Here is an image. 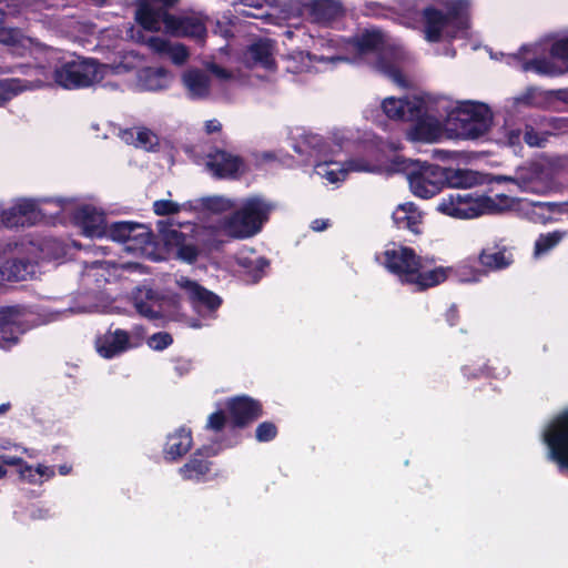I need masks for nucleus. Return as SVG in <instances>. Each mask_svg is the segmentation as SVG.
Returning a JSON list of instances; mask_svg holds the SVG:
<instances>
[{
	"instance_id": "obj_15",
	"label": "nucleus",
	"mask_w": 568,
	"mask_h": 568,
	"mask_svg": "<svg viewBox=\"0 0 568 568\" xmlns=\"http://www.w3.org/2000/svg\"><path fill=\"white\" fill-rule=\"evenodd\" d=\"M206 168L217 179H236L244 171V160L223 149L213 148L206 154Z\"/></svg>"
},
{
	"instance_id": "obj_47",
	"label": "nucleus",
	"mask_w": 568,
	"mask_h": 568,
	"mask_svg": "<svg viewBox=\"0 0 568 568\" xmlns=\"http://www.w3.org/2000/svg\"><path fill=\"white\" fill-rule=\"evenodd\" d=\"M144 44H146L152 51L161 55H168L172 45V43L169 40L163 39L161 37H150L146 41H144Z\"/></svg>"
},
{
	"instance_id": "obj_29",
	"label": "nucleus",
	"mask_w": 568,
	"mask_h": 568,
	"mask_svg": "<svg viewBox=\"0 0 568 568\" xmlns=\"http://www.w3.org/2000/svg\"><path fill=\"white\" fill-rule=\"evenodd\" d=\"M112 275L110 264L106 262H93L85 265L81 274V283L89 290L100 288Z\"/></svg>"
},
{
	"instance_id": "obj_14",
	"label": "nucleus",
	"mask_w": 568,
	"mask_h": 568,
	"mask_svg": "<svg viewBox=\"0 0 568 568\" xmlns=\"http://www.w3.org/2000/svg\"><path fill=\"white\" fill-rule=\"evenodd\" d=\"M31 314L20 308L0 310V333L1 346L11 347L19 339V336L31 327L29 317Z\"/></svg>"
},
{
	"instance_id": "obj_7",
	"label": "nucleus",
	"mask_w": 568,
	"mask_h": 568,
	"mask_svg": "<svg viewBox=\"0 0 568 568\" xmlns=\"http://www.w3.org/2000/svg\"><path fill=\"white\" fill-rule=\"evenodd\" d=\"M382 109L392 120L416 121L413 129L415 140L429 141L435 138L437 126L423 120L424 106L419 101L389 97L382 102Z\"/></svg>"
},
{
	"instance_id": "obj_36",
	"label": "nucleus",
	"mask_w": 568,
	"mask_h": 568,
	"mask_svg": "<svg viewBox=\"0 0 568 568\" xmlns=\"http://www.w3.org/2000/svg\"><path fill=\"white\" fill-rule=\"evenodd\" d=\"M18 474L21 480L29 484H41V478L50 479L54 476V469L52 467L39 464L36 468L24 463L19 469Z\"/></svg>"
},
{
	"instance_id": "obj_33",
	"label": "nucleus",
	"mask_w": 568,
	"mask_h": 568,
	"mask_svg": "<svg viewBox=\"0 0 568 568\" xmlns=\"http://www.w3.org/2000/svg\"><path fill=\"white\" fill-rule=\"evenodd\" d=\"M33 272V266L23 261H8L0 267L3 281H24Z\"/></svg>"
},
{
	"instance_id": "obj_23",
	"label": "nucleus",
	"mask_w": 568,
	"mask_h": 568,
	"mask_svg": "<svg viewBox=\"0 0 568 568\" xmlns=\"http://www.w3.org/2000/svg\"><path fill=\"white\" fill-rule=\"evenodd\" d=\"M77 220L88 237H103L109 226L103 214L90 205L80 209Z\"/></svg>"
},
{
	"instance_id": "obj_59",
	"label": "nucleus",
	"mask_w": 568,
	"mask_h": 568,
	"mask_svg": "<svg viewBox=\"0 0 568 568\" xmlns=\"http://www.w3.org/2000/svg\"><path fill=\"white\" fill-rule=\"evenodd\" d=\"M222 130V124L216 119H212L205 122V132L207 134H212L215 132H220Z\"/></svg>"
},
{
	"instance_id": "obj_56",
	"label": "nucleus",
	"mask_w": 568,
	"mask_h": 568,
	"mask_svg": "<svg viewBox=\"0 0 568 568\" xmlns=\"http://www.w3.org/2000/svg\"><path fill=\"white\" fill-rule=\"evenodd\" d=\"M193 454L209 460L210 457L216 456L219 454V448L214 445H205L197 448Z\"/></svg>"
},
{
	"instance_id": "obj_19",
	"label": "nucleus",
	"mask_w": 568,
	"mask_h": 568,
	"mask_svg": "<svg viewBox=\"0 0 568 568\" xmlns=\"http://www.w3.org/2000/svg\"><path fill=\"white\" fill-rule=\"evenodd\" d=\"M163 30L173 37H187L203 40L206 36L205 24L194 17H179L173 14Z\"/></svg>"
},
{
	"instance_id": "obj_28",
	"label": "nucleus",
	"mask_w": 568,
	"mask_h": 568,
	"mask_svg": "<svg viewBox=\"0 0 568 568\" xmlns=\"http://www.w3.org/2000/svg\"><path fill=\"white\" fill-rule=\"evenodd\" d=\"M236 264L247 283H257L270 266L267 258L263 256H245L240 255L236 257Z\"/></svg>"
},
{
	"instance_id": "obj_2",
	"label": "nucleus",
	"mask_w": 568,
	"mask_h": 568,
	"mask_svg": "<svg viewBox=\"0 0 568 568\" xmlns=\"http://www.w3.org/2000/svg\"><path fill=\"white\" fill-rule=\"evenodd\" d=\"M158 233L144 224V256L152 261H168L172 257L184 263L197 261L200 251L193 243L187 242V235L181 232L170 221H158Z\"/></svg>"
},
{
	"instance_id": "obj_57",
	"label": "nucleus",
	"mask_w": 568,
	"mask_h": 568,
	"mask_svg": "<svg viewBox=\"0 0 568 568\" xmlns=\"http://www.w3.org/2000/svg\"><path fill=\"white\" fill-rule=\"evenodd\" d=\"M446 322L449 326H455L459 322V310L456 304H452L445 313Z\"/></svg>"
},
{
	"instance_id": "obj_31",
	"label": "nucleus",
	"mask_w": 568,
	"mask_h": 568,
	"mask_svg": "<svg viewBox=\"0 0 568 568\" xmlns=\"http://www.w3.org/2000/svg\"><path fill=\"white\" fill-rule=\"evenodd\" d=\"M445 185L450 187L467 190L480 182V175L468 169L445 168Z\"/></svg>"
},
{
	"instance_id": "obj_38",
	"label": "nucleus",
	"mask_w": 568,
	"mask_h": 568,
	"mask_svg": "<svg viewBox=\"0 0 568 568\" xmlns=\"http://www.w3.org/2000/svg\"><path fill=\"white\" fill-rule=\"evenodd\" d=\"M170 74L164 68L144 67V90L155 91L166 88Z\"/></svg>"
},
{
	"instance_id": "obj_22",
	"label": "nucleus",
	"mask_w": 568,
	"mask_h": 568,
	"mask_svg": "<svg viewBox=\"0 0 568 568\" xmlns=\"http://www.w3.org/2000/svg\"><path fill=\"white\" fill-rule=\"evenodd\" d=\"M141 225L139 223L132 222H116L112 223L108 226L106 233L103 237L110 239L114 242L126 243L130 241L135 242V245H128L125 251L140 253L142 252V247L139 245V236H140Z\"/></svg>"
},
{
	"instance_id": "obj_20",
	"label": "nucleus",
	"mask_w": 568,
	"mask_h": 568,
	"mask_svg": "<svg viewBox=\"0 0 568 568\" xmlns=\"http://www.w3.org/2000/svg\"><path fill=\"white\" fill-rule=\"evenodd\" d=\"M312 22L328 26L343 16L344 8L339 0H311L305 4Z\"/></svg>"
},
{
	"instance_id": "obj_11",
	"label": "nucleus",
	"mask_w": 568,
	"mask_h": 568,
	"mask_svg": "<svg viewBox=\"0 0 568 568\" xmlns=\"http://www.w3.org/2000/svg\"><path fill=\"white\" fill-rule=\"evenodd\" d=\"M176 285L186 293L192 308L197 314L215 317L223 304L221 296L187 276L178 278Z\"/></svg>"
},
{
	"instance_id": "obj_55",
	"label": "nucleus",
	"mask_w": 568,
	"mask_h": 568,
	"mask_svg": "<svg viewBox=\"0 0 568 568\" xmlns=\"http://www.w3.org/2000/svg\"><path fill=\"white\" fill-rule=\"evenodd\" d=\"M141 60L142 59L139 54H135V53L126 54L123 59L121 68H123L124 70H131L133 68L139 67L141 63Z\"/></svg>"
},
{
	"instance_id": "obj_53",
	"label": "nucleus",
	"mask_w": 568,
	"mask_h": 568,
	"mask_svg": "<svg viewBox=\"0 0 568 568\" xmlns=\"http://www.w3.org/2000/svg\"><path fill=\"white\" fill-rule=\"evenodd\" d=\"M496 202V210H494L491 213L499 212L505 209H510L514 205V199L506 194H497L496 197H493Z\"/></svg>"
},
{
	"instance_id": "obj_52",
	"label": "nucleus",
	"mask_w": 568,
	"mask_h": 568,
	"mask_svg": "<svg viewBox=\"0 0 568 568\" xmlns=\"http://www.w3.org/2000/svg\"><path fill=\"white\" fill-rule=\"evenodd\" d=\"M505 136L508 145L520 146L524 134L520 129H510L506 132Z\"/></svg>"
},
{
	"instance_id": "obj_40",
	"label": "nucleus",
	"mask_w": 568,
	"mask_h": 568,
	"mask_svg": "<svg viewBox=\"0 0 568 568\" xmlns=\"http://www.w3.org/2000/svg\"><path fill=\"white\" fill-rule=\"evenodd\" d=\"M523 131V140L531 148H542L548 141V133H539L531 124L526 123Z\"/></svg>"
},
{
	"instance_id": "obj_32",
	"label": "nucleus",
	"mask_w": 568,
	"mask_h": 568,
	"mask_svg": "<svg viewBox=\"0 0 568 568\" xmlns=\"http://www.w3.org/2000/svg\"><path fill=\"white\" fill-rule=\"evenodd\" d=\"M358 170L355 161L348 162L347 168L339 166L334 161L320 162L314 166L315 174L326 179L329 183H336L344 181L348 174V171Z\"/></svg>"
},
{
	"instance_id": "obj_10",
	"label": "nucleus",
	"mask_w": 568,
	"mask_h": 568,
	"mask_svg": "<svg viewBox=\"0 0 568 568\" xmlns=\"http://www.w3.org/2000/svg\"><path fill=\"white\" fill-rule=\"evenodd\" d=\"M375 260L406 284L415 275V271H418V266H422V256L417 255L414 248L396 243H392V247L376 255Z\"/></svg>"
},
{
	"instance_id": "obj_1",
	"label": "nucleus",
	"mask_w": 568,
	"mask_h": 568,
	"mask_svg": "<svg viewBox=\"0 0 568 568\" xmlns=\"http://www.w3.org/2000/svg\"><path fill=\"white\" fill-rule=\"evenodd\" d=\"M444 11L427 6L422 12L424 38L430 43L463 37L470 28L469 3L466 0L443 2Z\"/></svg>"
},
{
	"instance_id": "obj_5",
	"label": "nucleus",
	"mask_w": 568,
	"mask_h": 568,
	"mask_svg": "<svg viewBox=\"0 0 568 568\" xmlns=\"http://www.w3.org/2000/svg\"><path fill=\"white\" fill-rule=\"evenodd\" d=\"M275 205L262 196L245 199L226 220L224 230L233 239H247L261 232Z\"/></svg>"
},
{
	"instance_id": "obj_45",
	"label": "nucleus",
	"mask_w": 568,
	"mask_h": 568,
	"mask_svg": "<svg viewBox=\"0 0 568 568\" xmlns=\"http://www.w3.org/2000/svg\"><path fill=\"white\" fill-rule=\"evenodd\" d=\"M181 206L171 200H158L153 203V211L159 216L179 213Z\"/></svg>"
},
{
	"instance_id": "obj_21",
	"label": "nucleus",
	"mask_w": 568,
	"mask_h": 568,
	"mask_svg": "<svg viewBox=\"0 0 568 568\" xmlns=\"http://www.w3.org/2000/svg\"><path fill=\"white\" fill-rule=\"evenodd\" d=\"M192 446V430L185 426H181L174 433L168 435L164 457L166 460L175 462L186 455Z\"/></svg>"
},
{
	"instance_id": "obj_44",
	"label": "nucleus",
	"mask_w": 568,
	"mask_h": 568,
	"mask_svg": "<svg viewBox=\"0 0 568 568\" xmlns=\"http://www.w3.org/2000/svg\"><path fill=\"white\" fill-rule=\"evenodd\" d=\"M227 417L224 410L219 409L209 415L205 428L214 433H220L224 429Z\"/></svg>"
},
{
	"instance_id": "obj_37",
	"label": "nucleus",
	"mask_w": 568,
	"mask_h": 568,
	"mask_svg": "<svg viewBox=\"0 0 568 568\" xmlns=\"http://www.w3.org/2000/svg\"><path fill=\"white\" fill-rule=\"evenodd\" d=\"M566 232L554 231L549 233H541L535 241L534 254L541 256L554 250L565 237Z\"/></svg>"
},
{
	"instance_id": "obj_18",
	"label": "nucleus",
	"mask_w": 568,
	"mask_h": 568,
	"mask_svg": "<svg viewBox=\"0 0 568 568\" xmlns=\"http://www.w3.org/2000/svg\"><path fill=\"white\" fill-rule=\"evenodd\" d=\"M180 0H144V31L156 32L172 18L170 12Z\"/></svg>"
},
{
	"instance_id": "obj_64",
	"label": "nucleus",
	"mask_w": 568,
	"mask_h": 568,
	"mask_svg": "<svg viewBox=\"0 0 568 568\" xmlns=\"http://www.w3.org/2000/svg\"><path fill=\"white\" fill-rule=\"evenodd\" d=\"M325 227H326V222L323 220H315L312 225V229L315 231H323Z\"/></svg>"
},
{
	"instance_id": "obj_4",
	"label": "nucleus",
	"mask_w": 568,
	"mask_h": 568,
	"mask_svg": "<svg viewBox=\"0 0 568 568\" xmlns=\"http://www.w3.org/2000/svg\"><path fill=\"white\" fill-rule=\"evenodd\" d=\"M490 126V110L481 102H460L446 118L447 131L459 139L476 140L488 133Z\"/></svg>"
},
{
	"instance_id": "obj_30",
	"label": "nucleus",
	"mask_w": 568,
	"mask_h": 568,
	"mask_svg": "<svg viewBox=\"0 0 568 568\" xmlns=\"http://www.w3.org/2000/svg\"><path fill=\"white\" fill-rule=\"evenodd\" d=\"M384 42L383 32L376 29H365L352 40L353 45L362 54L379 51Z\"/></svg>"
},
{
	"instance_id": "obj_51",
	"label": "nucleus",
	"mask_w": 568,
	"mask_h": 568,
	"mask_svg": "<svg viewBox=\"0 0 568 568\" xmlns=\"http://www.w3.org/2000/svg\"><path fill=\"white\" fill-rule=\"evenodd\" d=\"M548 126L556 133L568 132V118L552 116L548 120Z\"/></svg>"
},
{
	"instance_id": "obj_42",
	"label": "nucleus",
	"mask_w": 568,
	"mask_h": 568,
	"mask_svg": "<svg viewBox=\"0 0 568 568\" xmlns=\"http://www.w3.org/2000/svg\"><path fill=\"white\" fill-rule=\"evenodd\" d=\"M277 426L273 422H262L255 429V438L260 443H267L276 438Z\"/></svg>"
},
{
	"instance_id": "obj_12",
	"label": "nucleus",
	"mask_w": 568,
	"mask_h": 568,
	"mask_svg": "<svg viewBox=\"0 0 568 568\" xmlns=\"http://www.w3.org/2000/svg\"><path fill=\"white\" fill-rule=\"evenodd\" d=\"M545 442L550 450V458L559 470H568V409L558 416L545 433Z\"/></svg>"
},
{
	"instance_id": "obj_3",
	"label": "nucleus",
	"mask_w": 568,
	"mask_h": 568,
	"mask_svg": "<svg viewBox=\"0 0 568 568\" xmlns=\"http://www.w3.org/2000/svg\"><path fill=\"white\" fill-rule=\"evenodd\" d=\"M392 168L406 174L413 194L422 199H430L439 193L447 179L445 168L418 160L395 156Z\"/></svg>"
},
{
	"instance_id": "obj_8",
	"label": "nucleus",
	"mask_w": 568,
	"mask_h": 568,
	"mask_svg": "<svg viewBox=\"0 0 568 568\" xmlns=\"http://www.w3.org/2000/svg\"><path fill=\"white\" fill-rule=\"evenodd\" d=\"M497 205L491 196L479 195L475 192L464 191L449 193L443 196L438 211L456 219H473L496 210Z\"/></svg>"
},
{
	"instance_id": "obj_41",
	"label": "nucleus",
	"mask_w": 568,
	"mask_h": 568,
	"mask_svg": "<svg viewBox=\"0 0 568 568\" xmlns=\"http://www.w3.org/2000/svg\"><path fill=\"white\" fill-rule=\"evenodd\" d=\"M27 41H29V39L26 38L19 30L0 26V43L7 45H24Z\"/></svg>"
},
{
	"instance_id": "obj_61",
	"label": "nucleus",
	"mask_w": 568,
	"mask_h": 568,
	"mask_svg": "<svg viewBox=\"0 0 568 568\" xmlns=\"http://www.w3.org/2000/svg\"><path fill=\"white\" fill-rule=\"evenodd\" d=\"M162 317L163 316L160 312L153 311L151 307L146 306V304L144 303V318L158 320V318H162Z\"/></svg>"
},
{
	"instance_id": "obj_43",
	"label": "nucleus",
	"mask_w": 568,
	"mask_h": 568,
	"mask_svg": "<svg viewBox=\"0 0 568 568\" xmlns=\"http://www.w3.org/2000/svg\"><path fill=\"white\" fill-rule=\"evenodd\" d=\"M173 343V337L168 332H158L146 339V344L154 351H163Z\"/></svg>"
},
{
	"instance_id": "obj_27",
	"label": "nucleus",
	"mask_w": 568,
	"mask_h": 568,
	"mask_svg": "<svg viewBox=\"0 0 568 568\" xmlns=\"http://www.w3.org/2000/svg\"><path fill=\"white\" fill-rule=\"evenodd\" d=\"M393 221L397 229L408 230L414 234H419V225L422 224V213L414 203H405L398 205L393 213Z\"/></svg>"
},
{
	"instance_id": "obj_17",
	"label": "nucleus",
	"mask_w": 568,
	"mask_h": 568,
	"mask_svg": "<svg viewBox=\"0 0 568 568\" xmlns=\"http://www.w3.org/2000/svg\"><path fill=\"white\" fill-rule=\"evenodd\" d=\"M1 222L8 227L31 225L38 221L40 214L48 213L33 200L23 199L6 211H0Z\"/></svg>"
},
{
	"instance_id": "obj_16",
	"label": "nucleus",
	"mask_w": 568,
	"mask_h": 568,
	"mask_svg": "<svg viewBox=\"0 0 568 568\" xmlns=\"http://www.w3.org/2000/svg\"><path fill=\"white\" fill-rule=\"evenodd\" d=\"M139 346V338L130 335L126 331H109L95 341V348L103 358H112Z\"/></svg>"
},
{
	"instance_id": "obj_39",
	"label": "nucleus",
	"mask_w": 568,
	"mask_h": 568,
	"mask_svg": "<svg viewBox=\"0 0 568 568\" xmlns=\"http://www.w3.org/2000/svg\"><path fill=\"white\" fill-rule=\"evenodd\" d=\"M523 69L525 71L534 70L538 74L542 75H554L556 74L555 65L552 62L547 60L546 58H535L526 61L523 64Z\"/></svg>"
},
{
	"instance_id": "obj_13",
	"label": "nucleus",
	"mask_w": 568,
	"mask_h": 568,
	"mask_svg": "<svg viewBox=\"0 0 568 568\" xmlns=\"http://www.w3.org/2000/svg\"><path fill=\"white\" fill-rule=\"evenodd\" d=\"M225 408L233 428H245L264 414L262 403L248 395L227 398Z\"/></svg>"
},
{
	"instance_id": "obj_26",
	"label": "nucleus",
	"mask_w": 568,
	"mask_h": 568,
	"mask_svg": "<svg viewBox=\"0 0 568 568\" xmlns=\"http://www.w3.org/2000/svg\"><path fill=\"white\" fill-rule=\"evenodd\" d=\"M182 82L192 99H205L210 94L211 78L201 69H190L182 75Z\"/></svg>"
},
{
	"instance_id": "obj_9",
	"label": "nucleus",
	"mask_w": 568,
	"mask_h": 568,
	"mask_svg": "<svg viewBox=\"0 0 568 568\" xmlns=\"http://www.w3.org/2000/svg\"><path fill=\"white\" fill-rule=\"evenodd\" d=\"M105 67L94 60L78 59L64 63L54 71V81L64 89L91 87L103 79Z\"/></svg>"
},
{
	"instance_id": "obj_49",
	"label": "nucleus",
	"mask_w": 568,
	"mask_h": 568,
	"mask_svg": "<svg viewBox=\"0 0 568 568\" xmlns=\"http://www.w3.org/2000/svg\"><path fill=\"white\" fill-rule=\"evenodd\" d=\"M175 64H183L189 59V50L184 44H172L168 53Z\"/></svg>"
},
{
	"instance_id": "obj_24",
	"label": "nucleus",
	"mask_w": 568,
	"mask_h": 568,
	"mask_svg": "<svg viewBox=\"0 0 568 568\" xmlns=\"http://www.w3.org/2000/svg\"><path fill=\"white\" fill-rule=\"evenodd\" d=\"M212 462L192 454L190 459L179 469V473L184 480L202 483L212 479L216 475L212 471Z\"/></svg>"
},
{
	"instance_id": "obj_34",
	"label": "nucleus",
	"mask_w": 568,
	"mask_h": 568,
	"mask_svg": "<svg viewBox=\"0 0 568 568\" xmlns=\"http://www.w3.org/2000/svg\"><path fill=\"white\" fill-rule=\"evenodd\" d=\"M248 54L255 63H260L265 69H272L275 61L272 54V45L268 40L260 39L248 47Z\"/></svg>"
},
{
	"instance_id": "obj_60",
	"label": "nucleus",
	"mask_w": 568,
	"mask_h": 568,
	"mask_svg": "<svg viewBox=\"0 0 568 568\" xmlns=\"http://www.w3.org/2000/svg\"><path fill=\"white\" fill-rule=\"evenodd\" d=\"M108 304L106 303H97L89 306H84L77 312H106Z\"/></svg>"
},
{
	"instance_id": "obj_48",
	"label": "nucleus",
	"mask_w": 568,
	"mask_h": 568,
	"mask_svg": "<svg viewBox=\"0 0 568 568\" xmlns=\"http://www.w3.org/2000/svg\"><path fill=\"white\" fill-rule=\"evenodd\" d=\"M550 55L558 60L568 61V37L559 39L551 44Z\"/></svg>"
},
{
	"instance_id": "obj_25",
	"label": "nucleus",
	"mask_w": 568,
	"mask_h": 568,
	"mask_svg": "<svg viewBox=\"0 0 568 568\" xmlns=\"http://www.w3.org/2000/svg\"><path fill=\"white\" fill-rule=\"evenodd\" d=\"M452 272V267L444 266L425 270V266L422 263V266H418V271H415V275L410 277L408 284L415 285L417 291H426L444 283L448 278V274Z\"/></svg>"
},
{
	"instance_id": "obj_35",
	"label": "nucleus",
	"mask_w": 568,
	"mask_h": 568,
	"mask_svg": "<svg viewBox=\"0 0 568 568\" xmlns=\"http://www.w3.org/2000/svg\"><path fill=\"white\" fill-rule=\"evenodd\" d=\"M41 85V81H37L36 83H27L17 79L0 80V105L4 104L7 101L11 100L13 97H16L18 93L24 90L33 89Z\"/></svg>"
},
{
	"instance_id": "obj_54",
	"label": "nucleus",
	"mask_w": 568,
	"mask_h": 568,
	"mask_svg": "<svg viewBox=\"0 0 568 568\" xmlns=\"http://www.w3.org/2000/svg\"><path fill=\"white\" fill-rule=\"evenodd\" d=\"M387 74L393 79V81H395L397 84L402 85V87H406L407 85V80L404 75V73L402 72V70L395 65H389L387 68Z\"/></svg>"
},
{
	"instance_id": "obj_63",
	"label": "nucleus",
	"mask_w": 568,
	"mask_h": 568,
	"mask_svg": "<svg viewBox=\"0 0 568 568\" xmlns=\"http://www.w3.org/2000/svg\"><path fill=\"white\" fill-rule=\"evenodd\" d=\"M462 371L467 378H477L479 376V373L481 372L480 368L471 371L470 367L468 366H464Z\"/></svg>"
},
{
	"instance_id": "obj_50",
	"label": "nucleus",
	"mask_w": 568,
	"mask_h": 568,
	"mask_svg": "<svg viewBox=\"0 0 568 568\" xmlns=\"http://www.w3.org/2000/svg\"><path fill=\"white\" fill-rule=\"evenodd\" d=\"M143 143H144V151L158 152L161 149L160 138L146 128H144Z\"/></svg>"
},
{
	"instance_id": "obj_46",
	"label": "nucleus",
	"mask_w": 568,
	"mask_h": 568,
	"mask_svg": "<svg viewBox=\"0 0 568 568\" xmlns=\"http://www.w3.org/2000/svg\"><path fill=\"white\" fill-rule=\"evenodd\" d=\"M119 138L126 144L133 145L136 149L139 148L140 142L142 141V129L140 126H134L130 129H121L119 131Z\"/></svg>"
},
{
	"instance_id": "obj_6",
	"label": "nucleus",
	"mask_w": 568,
	"mask_h": 568,
	"mask_svg": "<svg viewBox=\"0 0 568 568\" xmlns=\"http://www.w3.org/2000/svg\"><path fill=\"white\" fill-rule=\"evenodd\" d=\"M468 261L476 262L479 266L474 267L467 264L460 266L463 275H469L468 281L480 282L490 273H498L509 268L515 263L513 247L506 244V240L496 237L487 242L478 252L477 256Z\"/></svg>"
},
{
	"instance_id": "obj_62",
	"label": "nucleus",
	"mask_w": 568,
	"mask_h": 568,
	"mask_svg": "<svg viewBox=\"0 0 568 568\" xmlns=\"http://www.w3.org/2000/svg\"><path fill=\"white\" fill-rule=\"evenodd\" d=\"M323 138L320 135H311L307 139V143L314 149H320L323 144Z\"/></svg>"
},
{
	"instance_id": "obj_58",
	"label": "nucleus",
	"mask_w": 568,
	"mask_h": 568,
	"mask_svg": "<svg viewBox=\"0 0 568 568\" xmlns=\"http://www.w3.org/2000/svg\"><path fill=\"white\" fill-rule=\"evenodd\" d=\"M0 462L3 464V465H8V466H17L18 469L26 463L23 462L21 458L19 457H13V456H6V455H0Z\"/></svg>"
}]
</instances>
